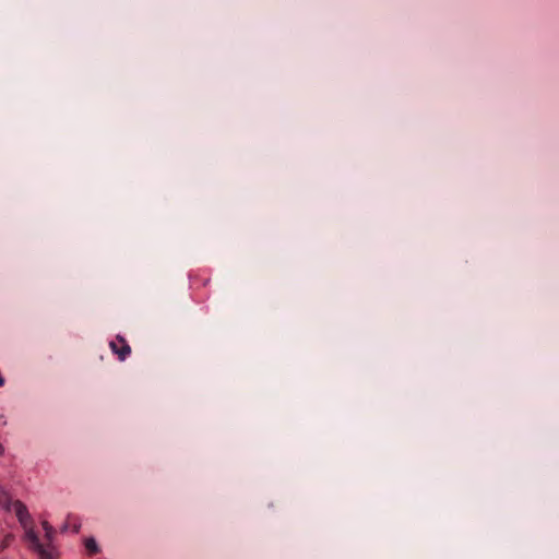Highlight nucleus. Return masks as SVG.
<instances>
[{
	"instance_id": "obj_1",
	"label": "nucleus",
	"mask_w": 559,
	"mask_h": 559,
	"mask_svg": "<svg viewBox=\"0 0 559 559\" xmlns=\"http://www.w3.org/2000/svg\"><path fill=\"white\" fill-rule=\"evenodd\" d=\"M25 530V537L29 543L32 549H34L40 559H53L52 552L46 548L45 544L39 540L38 535L35 533L32 524Z\"/></svg>"
},
{
	"instance_id": "obj_2",
	"label": "nucleus",
	"mask_w": 559,
	"mask_h": 559,
	"mask_svg": "<svg viewBox=\"0 0 559 559\" xmlns=\"http://www.w3.org/2000/svg\"><path fill=\"white\" fill-rule=\"evenodd\" d=\"M109 347L120 361L126 360L131 354V347L124 337L117 335L116 340L109 343Z\"/></svg>"
},
{
	"instance_id": "obj_3",
	"label": "nucleus",
	"mask_w": 559,
	"mask_h": 559,
	"mask_svg": "<svg viewBox=\"0 0 559 559\" xmlns=\"http://www.w3.org/2000/svg\"><path fill=\"white\" fill-rule=\"evenodd\" d=\"M13 511L23 528H27L28 525L33 523L28 510L23 502L19 500L14 501Z\"/></svg>"
},
{
	"instance_id": "obj_4",
	"label": "nucleus",
	"mask_w": 559,
	"mask_h": 559,
	"mask_svg": "<svg viewBox=\"0 0 559 559\" xmlns=\"http://www.w3.org/2000/svg\"><path fill=\"white\" fill-rule=\"evenodd\" d=\"M41 526L45 531V543L44 544H45L46 548H48L52 552L51 543L53 540L56 531L47 521H43Z\"/></svg>"
},
{
	"instance_id": "obj_5",
	"label": "nucleus",
	"mask_w": 559,
	"mask_h": 559,
	"mask_svg": "<svg viewBox=\"0 0 559 559\" xmlns=\"http://www.w3.org/2000/svg\"><path fill=\"white\" fill-rule=\"evenodd\" d=\"M85 547L91 555H95L99 551L96 540L90 537L85 540Z\"/></svg>"
},
{
	"instance_id": "obj_6",
	"label": "nucleus",
	"mask_w": 559,
	"mask_h": 559,
	"mask_svg": "<svg viewBox=\"0 0 559 559\" xmlns=\"http://www.w3.org/2000/svg\"><path fill=\"white\" fill-rule=\"evenodd\" d=\"M12 540H13V535L7 534L3 537L2 542L0 543V551L5 549L7 547H9V545L11 544Z\"/></svg>"
},
{
	"instance_id": "obj_7",
	"label": "nucleus",
	"mask_w": 559,
	"mask_h": 559,
	"mask_svg": "<svg viewBox=\"0 0 559 559\" xmlns=\"http://www.w3.org/2000/svg\"><path fill=\"white\" fill-rule=\"evenodd\" d=\"M79 528H80V525L74 524V526H73V531H74V533H78V532H79Z\"/></svg>"
},
{
	"instance_id": "obj_8",
	"label": "nucleus",
	"mask_w": 559,
	"mask_h": 559,
	"mask_svg": "<svg viewBox=\"0 0 559 559\" xmlns=\"http://www.w3.org/2000/svg\"><path fill=\"white\" fill-rule=\"evenodd\" d=\"M3 385V379L0 377V386Z\"/></svg>"
},
{
	"instance_id": "obj_9",
	"label": "nucleus",
	"mask_w": 559,
	"mask_h": 559,
	"mask_svg": "<svg viewBox=\"0 0 559 559\" xmlns=\"http://www.w3.org/2000/svg\"><path fill=\"white\" fill-rule=\"evenodd\" d=\"M68 525H69V524L67 523V524L63 526V528H62V530H63V531H66V530L68 528Z\"/></svg>"
}]
</instances>
